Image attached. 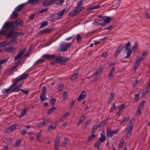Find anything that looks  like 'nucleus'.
<instances>
[{
    "mask_svg": "<svg viewBox=\"0 0 150 150\" xmlns=\"http://www.w3.org/2000/svg\"><path fill=\"white\" fill-rule=\"evenodd\" d=\"M29 75L28 74H23L19 76L16 78L14 83L12 84L8 88H4L2 90V91L3 93H8L11 90L12 88L16 85L17 83L21 81L22 80L26 79Z\"/></svg>",
    "mask_w": 150,
    "mask_h": 150,
    "instance_id": "obj_1",
    "label": "nucleus"
},
{
    "mask_svg": "<svg viewBox=\"0 0 150 150\" xmlns=\"http://www.w3.org/2000/svg\"><path fill=\"white\" fill-rule=\"evenodd\" d=\"M69 58L63 57H57L55 59V61L51 62V63L54 64L55 63H59L62 65H64L65 63L69 60Z\"/></svg>",
    "mask_w": 150,
    "mask_h": 150,
    "instance_id": "obj_2",
    "label": "nucleus"
},
{
    "mask_svg": "<svg viewBox=\"0 0 150 150\" xmlns=\"http://www.w3.org/2000/svg\"><path fill=\"white\" fill-rule=\"evenodd\" d=\"M131 42L129 41H128L125 45V52L127 51V55L125 57V58H127L129 57L131 54V50L130 49Z\"/></svg>",
    "mask_w": 150,
    "mask_h": 150,
    "instance_id": "obj_3",
    "label": "nucleus"
},
{
    "mask_svg": "<svg viewBox=\"0 0 150 150\" xmlns=\"http://www.w3.org/2000/svg\"><path fill=\"white\" fill-rule=\"evenodd\" d=\"M13 27V22H6L4 25V29L7 31L10 29L12 28Z\"/></svg>",
    "mask_w": 150,
    "mask_h": 150,
    "instance_id": "obj_4",
    "label": "nucleus"
},
{
    "mask_svg": "<svg viewBox=\"0 0 150 150\" xmlns=\"http://www.w3.org/2000/svg\"><path fill=\"white\" fill-rule=\"evenodd\" d=\"M26 50V49L24 48L19 52L17 55L14 57V60H17L20 58L22 57L23 54L25 52Z\"/></svg>",
    "mask_w": 150,
    "mask_h": 150,
    "instance_id": "obj_5",
    "label": "nucleus"
},
{
    "mask_svg": "<svg viewBox=\"0 0 150 150\" xmlns=\"http://www.w3.org/2000/svg\"><path fill=\"white\" fill-rule=\"evenodd\" d=\"M79 9L75 7L73 10L71 11L68 14V16L70 17L75 16L79 14Z\"/></svg>",
    "mask_w": 150,
    "mask_h": 150,
    "instance_id": "obj_6",
    "label": "nucleus"
},
{
    "mask_svg": "<svg viewBox=\"0 0 150 150\" xmlns=\"http://www.w3.org/2000/svg\"><path fill=\"white\" fill-rule=\"evenodd\" d=\"M17 126L16 125L13 124V125L10 126L7 129L5 130L4 132L5 133H9L15 130L18 128L17 127Z\"/></svg>",
    "mask_w": 150,
    "mask_h": 150,
    "instance_id": "obj_7",
    "label": "nucleus"
},
{
    "mask_svg": "<svg viewBox=\"0 0 150 150\" xmlns=\"http://www.w3.org/2000/svg\"><path fill=\"white\" fill-rule=\"evenodd\" d=\"M55 0H44L42 3V5L45 6H50L54 3Z\"/></svg>",
    "mask_w": 150,
    "mask_h": 150,
    "instance_id": "obj_8",
    "label": "nucleus"
},
{
    "mask_svg": "<svg viewBox=\"0 0 150 150\" xmlns=\"http://www.w3.org/2000/svg\"><path fill=\"white\" fill-rule=\"evenodd\" d=\"M52 30L50 29H45L43 30L40 31L38 33V35L40 36L45 34H47L51 33Z\"/></svg>",
    "mask_w": 150,
    "mask_h": 150,
    "instance_id": "obj_9",
    "label": "nucleus"
},
{
    "mask_svg": "<svg viewBox=\"0 0 150 150\" xmlns=\"http://www.w3.org/2000/svg\"><path fill=\"white\" fill-rule=\"evenodd\" d=\"M60 138V136H57L55 139L54 145L56 149H58L59 148Z\"/></svg>",
    "mask_w": 150,
    "mask_h": 150,
    "instance_id": "obj_10",
    "label": "nucleus"
},
{
    "mask_svg": "<svg viewBox=\"0 0 150 150\" xmlns=\"http://www.w3.org/2000/svg\"><path fill=\"white\" fill-rule=\"evenodd\" d=\"M23 82L19 83L17 85V86L14 87L11 91V92H18L20 90V88L22 87Z\"/></svg>",
    "mask_w": 150,
    "mask_h": 150,
    "instance_id": "obj_11",
    "label": "nucleus"
},
{
    "mask_svg": "<svg viewBox=\"0 0 150 150\" xmlns=\"http://www.w3.org/2000/svg\"><path fill=\"white\" fill-rule=\"evenodd\" d=\"M102 18L103 22L101 23V24L104 26L108 24L111 20V18L108 16L103 17Z\"/></svg>",
    "mask_w": 150,
    "mask_h": 150,
    "instance_id": "obj_12",
    "label": "nucleus"
},
{
    "mask_svg": "<svg viewBox=\"0 0 150 150\" xmlns=\"http://www.w3.org/2000/svg\"><path fill=\"white\" fill-rule=\"evenodd\" d=\"M57 123L56 122L52 123L49 126L47 130L49 131H52L54 130L57 126Z\"/></svg>",
    "mask_w": 150,
    "mask_h": 150,
    "instance_id": "obj_13",
    "label": "nucleus"
},
{
    "mask_svg": "<svg viewBox=\"0 0 150 150\" xmlns=\"http://www.w3.org/2000/svg\"><path fill=\"white\" fill-rule=\"evenodd\" d=\"M86 95V93L84 91H82L79 96L78 98V100L79 101H81L85 98Z\"/></svg>",
    "mask_w": 150,
    "mask_h": 150,
    "instance_id": "obj_14",
    "label": "nucleus"
},
{
    "mask_svg": "<svg viewBox=\"0 0 150 150\" xmlns=\"http://www.w3.org/2000/svg\"><path fill=\"white\" fill-rule=\"evenodd\" d=\"M100 6L99 5L97 6H94L88 8L86 10V11L88 13H89L92 10L97 9L100 7Z\"/></svg>",
    "mask_w": 150,
    "mask_h": 150,
    "instance_id": "obj_15",
    "label": "nucleus"
},
{
    "mask_svg": "<svg viewBox=\"0 0 150 150\" xmlns=\"http://www.w3.org/2000/svg\"><path fill=\"white\" fill-rule=\"evenodd\" d=\"M26 3H23L17 6L15 9V11H21L23 8L25 6Z\"/></svg>",
    "mask_w": 150,
    "mask_h": 150,
    "instance_id": "obj_16",
    "label": "nucleus"
},
{
    "mask_svg": "<svg viewBox=\"0 0 150 150\" xmlns=\"http://www.w3.org/2000/svg\"><path fill=\"white\" fill-rule=\"evenodd\" d=\"M106 135L107 137H111L112 136V130L110 128H108L107 129Z\"/></svg>",
    "mask_w": 150,
    "mask_h": 150,
    "instance_id": "obj_17",
    "label": "nucleus"
},
{
    "mask_svg": "<svg viewBox=\"0 0 150 150\" xmlns=\"http://www.w3.org/2000/svg\"><path fill=\"white\" fill-rule=\"evenodd\" d=\"M15 50V48L11 46L9 47L6 49V51L9 53H12Z\"/></svg>",
    "mask_w": 150,
    "mask_h": 150,
    "instance_id": "obj_18",
    "label": "nucleus"
},
{
    "mask_svg": "<svg viewBox=\"0 0 150 150\" xmlns=\"http://www.w3.org/2000/svg\"><path fill=\"white\" fill-rule=\"evenodd\" d=\"M143 58L140 57L139 59L138 58H137L136 62L134 64V66L135 67V69H137V68L139 66V63H140L141 60L142 59H143Z\"/></svg>",
    "mask_w": 150,
    "mask_h": 150,
    "instance_id": "obj_19",
    "label": "nucleus"
},
{
    "mask_svg": "<svg viewBox=\"0 0 150 150\" xmlns=\"http://www.w3.org/2000/svg\"><path fill=\"white\" fill-rule=\"evenodd\" d=\"M43 57H45L48 59H51L55 58L54 56L53 55H50L49 54H45L43 56Z\"/></svg>",
    "mask_w": 150,
    "mask_h": 150,
    "instance_id": "obj_20",
    "label": "nucleus"
},
{
    "mask_svg": "<svg viewBox=\"0 0 150 150\" xmlns=\"http://www.w3.org/2000/svg\"><path fill=\"white\" fill-rule=\"evenodd\" d=\"M91 119H90L88 120L85 122L84 124L82 126V127L83 129H86V128L87 126L91 123Z\"/></svg>",
    "mask_w": 150,
    "mask_h": 150,
    "instance_id": "obj_21",
    "label": "nucleus"
},
{
    "mask_svg": "<svg viewBox=\"0 0 150 150\" xmlns=\"http://www.w3.org/2000/svg\"><path fill=\"white\" fill-rule=\"evenodd\" d=\"M132 128V125H127L125 129L124 130V131H128L131 132Z\"/></svg>",
    "mask_w": 150,
    "mask_h": 150,
    "instance_id": "obj_22",
    "label": "nucleus"
},
{
    "mask_svg": "<svg viewBox=\"0 0 150 150\" xmlns=\"http://www.w3.org/2000/svg\"><path fill=\"white\" fill-rule=\"evenodd\" d=\"M59 51H65L67 50V47H66L64 45L61 46L59 47Z\"/></svg>",
    "mask_w": 150,
    "mask_h": 150,
    "instance_id": "obj_23",
    "label": "nucleus"
},
{
    "mask_svg": "<svg viewBox=\"0 0 150 150\" xmlns=\"http://www.w3.org/2000/svg\"><path fill=\"white\" fill-rule=\"evenodd\" d=\"M40 97L41 100L42 101L45 100L46 99V96L45 93H41L40 94Z\"/></svg>",
    "mask_w": 150,
    "mask_h": 150,
    "instance_id": "obj_24",
    "label": "nucleus"
},
{
    "mask_svg": "<svg viewBox=\"0 0 150 150\" xmlns=\"http://www.w3.org/2000/svg\"><path fill=\"white\" fill-rule=\"evenodd\" d=\"M30 127V126H25L22 131L21 132V134L24 135L26 133L27 131L29 129Z\"/></svg>",
    "mask_w": 150,
    "mask_h": 150,
    "instance_id": "obj_25",
    "label": "nucleus"
},
{
    "mask_svg": "<svg viewBox=\"0 0 150 150\" xmlns=\"http://www.w3.org/2000/svg\"><path fill=\"white\" fill-rule=\"evenodd\" d=\"M129 119V117H125L122 121H120V120H119V121L120 122V124L122 125L123 126H125V124H124V123L127 121H128Z\"/></svg>",
    "mask_w": 150,
    "mask_h": 150,
    "instance_id": "obj_26",
    "label": "nucleus"
},
{
    "mask_svg": "<svg viewBox=\"0 0 150 150\" xmlns=\"http://www.w3.org/2000/svg\"><path fill=\"white\" fill-rule=\"evenodd\" d=\"M29 109H24L23 110L21 114L19 115V117H22L24 115H25L26 113V112Z\"/></svg>",
    "mask_w": 150,
    "mask_h": 150,
    "instance_id": "obj_27",
    "label": "nucleus"
},
{
    "mask_svg": "<svg viewBox=\"0 0 150 150\" xmlns=\"http://www.w3.org/2000/svg\"><path fill=\"white\" fill-rule=\"evenodd\" d=\"M57 14L58 17L57 18V19L59 20L61 18L64 14L63 12L62 11H60L58 12Z\"/></svg>",
    "mask_w": 150,
    "mask_h": 150,
    "instance_id": "obj_28",
    "label": "nucleus"
},
{
    "mask_svg": "<svg viewBox=\"0 0 150 150\" xmlns=\"http://www.w3.org/2000/svg\"><path fill=\"white\" fill-rule=\"evenodd\" d=\"M46 60V59L45 58L39 59H38L35 63V64H41L43 63Z\"/></svg>",
    "mask_w": 150,
    "mask_h": 150,
    "instance_id": "obj_29",
    "label": "nucleus"
},
{
    "mask_svg": "<svg viewBox=\"0 0 150 150\" xmlns=\"http://www.w3.org/2000/svg\"><path fill=\"white\" fill-rule=\"evenodd\" d=\"M21 141L22 140L21 139H18L17 140L15 144V147H18L19 146Z\"/></svg>",
    "mask_w": 150,
    "mask_h": 150,
    "instance_id": "obj_30",
    "label": "nucleus"
},
{
    "mask_svg": "<svg viewBox=\"0 0 150 150\" xmlns=\"http://www.w3.org/2000/svg\"><path fill=\"white\" fill-rule=\"evenodd\" d=\"M115 71V68L113 67L111 70L108 76V77L112 76H113V73Z\"/></svg>",
    "mask_w": 150,
    "mask_h": 150,
    "instance_id": "obj_31",
    "label": "nucleus"
},
{
    "mask_svg": "<svg viewBox=\"0 0 150 150\" xmlns=\"http://www.w3.org/2000/svg\"><path fill=\"white\" fill-rule=\"evenodd\" d=\"M32 49V47L30 46L28 50L24 55V56L26 57L29 55L30 54V52L31 51Z\"/></svg>",
    "mask_w": 150,
    "mask_h": 150,
    "instance_id": "obj_32",
    "label": "nucleus"
},
{
    "mask_svg": "<svg viewBox=\"0 0 150 150\" xmlns=\"http://www.w3.org/2000/svg\"><path fill=\"white\" fill-rule=\"evenodd\" d=\"M83 0H81L77 2V5L75 7L76 8L79 9V8L82 5V2Z\"/></svg>",
    "mask_w": 150,
    "mask_h": 150,
    "instance_id": "obj_33",
    "label": "nucleus"
},
{
    "mask_svg": "<svg viewBox=\"0 0 150 150\" xmlns=\"http://www.w3.org/2000/svg\"><path fill=\"white\" fill-rule=\"evenodd\" d=\"M100 126L99 125H94L93 126L92 129V133L93 134H94V133L95 132L96 130L97 129L98 127Z\"/></svg>",
    "mask_w": 150,
    "mask_h": 150,
    "instance_id": "obj_34",
    "label": "nucleus"
},
{
    "mask_svg": "<svg viewBox=\"0 0 150 150\" xmlns=\"http://www.w3.org/2000/svg\"><path fill=\"white\" fill-rule=\"evenodd\" d=\"M38 0H29L28 2L29 3L34 5L38 3Z\"/></svg>",
    "mask_w": 150,
    "mask_h": 150,
    "instance_id": "obj_35",
    "label": "nucleus"
},
{
    "mask_svg": "<svg viewBox=\"0 0 150 150\" xmlns=\"http://www.w3.org/2000/svg\"><path fill=\"white\" fill-rule=\"evenodd\" d=\"M145 101L144 100H142L141 102L138 105V108L142 109L144 106V104L145 103Z\"/></svg>",
    "mask_w": 150,
    "mask_h": 150,
    "instance_id": "obj_36",
    "label": "nucleus"
},
{
    "mask_svg": "<svg viewBox=\"0 0 150 150\" xmlns=\"http://www.w3.org/2000/svg\"><path fill=\"white\" fill-rule=\"evenodd\" d=\"M68 142V139L66 138L64 139V141H63L61 146H62L65 147L66 145L67 144Z\"/></svg>",
    "mask_w": 150,
    "mask_h": 150,
    "instance_id": "obj_37",
    "label": "nucleus"
},
{
    "mask_svg": "<svg viewBox=\"0 0 150 150\" xmlns=\"http://www.w3.org/2000/svg\"><path fill=\"white\" fill-rule=\"evenodd\" d=\"M14 23L16 24L21 25L23 23V22L21 20L18 19L16 20L14 22Z\"/></svg>",
    "mask_w": 150,
    "mask_h": 150,
    "instance_id": "obj_38",
    "label": "nucleus"
},
{
    "mask_svg": "<svg viewBox=\"0 0 150 150\" xmlns=\"http://www.w3.org/2000/svg\"><path fill=\"white\" fill-rule=\"evenodd\" d=\"M69 113L66 112L64 114L62 115L61 116L60 119V120H62L63 119H65L66 117L68 115Z\"/></svg>",
    "mask_w": 150,
    "mask_h": 150,
    "instance_id": "obj_39",
    "label": "nucleus"
},
{
    "mask_svg": "<svg viewBox=\"0 0 150 150\" xmlns=\"http://www.w3.org/2000/svg\"><path fill=\"white\" fill-rule=\"evenodd\" d=\"M17 67V65H15L13 66L10 69V71H9L8 73L9 74H11L13 72L14 70L16 69V68Z\"/></svg>",
    "mask_w": 150,
    "mask_h": 150,
    "instance_id": "obj_40",
    "label": "nucleus"
},
{
    "mask_svg": "<svg viewBox=\"0 0 150 150\" xmlns=\"http://www.w3.org/2000/svg\"><path fill=\"white\" fill-rule=\"evenodd\" d=\"M96 137V135L93 134L91 135L90 136H89L88 139L87 140V142H89V141L92 139H93L94 138Z\"/></svg>",
    "mask_w": 150,
    "mask_h": 150,
    "instance_id": "obj_41",
    "label": "nucleus"
},
{
    "mask_svg": "<svg viewBox=\"0 0 150 150\" xmlns=\"http://www.w3.org/2000/svg\"><path fill=\"white\" fill-rule=\"evenodd\" d=\"M48 24V22L47 21H44L42 22L40 26V28H43L44 26L47 25Z\"/></svg>",
    "mask_w": 150,
    "mask_h": 150,
    "instance_id": "obj_42",
    "label": "nucleus"
},
{
    "mask_svg": "<svg viewBox=\"0 0 150 150\" xmlns=\"http://www.w3.org/2000/svg\"><path fill=\"white\" fill-rule=\"evenodd\" d=\"M42 132V131L41 130H40L38 132L36 137V138L37 140H39L40 139Z\"/></svg>",
    "mask_w": 150,
    "mask_h": 150,
    "instance_id": "obj_43",
    "label": "nucleus"
},
{
    "mask_svg": "<svg viewBox=\"0 0 150 150\" xmlns=\"http://www.w3.org/2000/svg\"><path fill=\"white\" fill-rule=\"evenodd\" d=\"M18 43L15 40H11L8 41V43L7 44H11V45H13L15 44H16Z\"/></svg>",
    "mask_w": 150,
    "mask_h": 150,
    "instance_id": "obj_44",
    "label": "nucleus"
},
{
    "mask_svg": "<svg viewBox=\"0 0 150 150\" xmlns=\"http://www.w3.org/2000/svg\"><path fill=\"white\" fill-rule=\"evenodd\" d=\"M18 16V14L17 13L13 12L11 16V18L13 19L16 18Z\"/></svg>",
    "mask_w": 150,
    "mask_h": 150,
    "instance_id": "obj_45",
    "label": "nucleus"
},
{
    "mask_svg": "<svg viewBox=\"0 0 150 150\" xmlns=\"http://www.w3.org/2000/svg\"><path fill=\"white\" fill-rule=\"evenodd\" d=\"M6 38H10L12 37V30H10L9 33H6Z\"/></svg>",
    "mask_w": 150,
    "mask_h": 150,
    "instance_id": "obj_46",
    "label": "nucleus"
},
{
    "mask_svg": "<svg viewBox=\"0 0 150 150\" xmlns=\"http://www.w3.org/2000/svg\"><path fill=\"white\" fill-rule=\"evenodd\" d=\"M55 109L56 108L54 107H52L50 108V110L48 111L47 114H51L52 112H53L54 111Z\"/></svg>",
    "mask_w": 150,
    "mask_h": 150,
    "instance_id": "obj_47",
    "label": "nucleus"
},
{
    "mask_svg": "<svg viewBox=\"0 0 150 150\" xmlns=\"http://www.w3.org/2000/svg\"><path fill=\"white\" fill-rule=\"evenodd\" d=\"M115 103H113L112 105L111 108L110 109V112H113L115 110Z\"/></svg>",
    "mask_w": 150,
    "mask_h": 150,
    "instance_id": "obj_48",
    "label": "nucleus"
},
{
    "mask_svg": "<svg viewBox=\"0 0 150 150\" xmlns=\"http://www.w3.org/2000/svg\"><path fill=\"white\" fill-rule=\"evenodd\" d=\"M110 96L109 97V99L110 100H113L114 99V95L115 93L114 92H111L110 93Z\"/></svg>",
    "mask_w": 150,
    "mask_h": 150,
    "instance_id": "obj_49",
    "label": "nucleus"
},
{
    "mask_svg": "<svg viewBox=\"0 0 150 150\" xmlns=\"http://www.w3.org/2000/svg\"><path fill=\"white\" fill-rule=\"evenodd\" d=\"M77 73L74 74L72 76L71 80H75L77 77Z\"/></svg>",
    "mask_w": 150,
    "mask_h": 150,
    "instance_id": "obj_50",
    "label": "nucleus"
},
{
    "mask_svg": "<svg viewBox=\"0 0 150 150\" xmlns=\"http://www.w3.org/2000/svg\"><path fill=\"white\" fill-rule=\"evenodd\" d=\"M18 34L17 32L14 31L12 30V37L13 38H15L18 35Z\"/></svg>",
    "mask_w": 150,
    "mask_h": 150,
    "instance_id": "obj_51",
    "label": "nucleus"
},
{
    "mask_svg": "<svg viewBox=\"0 0 150 150\" xmlns=\"http://www.w3.org/2000/svg\"><path fill=\"white\" fill-rule=\"evenodd\" d=\"M124 141L123 140H121L120 142L119 145V147L120 148H122L123 147Z\"/></svg>",
    "mask_w": 150,
    "mask_h": 150,
    "instance_id": "obj_52",
    "label": "nucleus"
},
{
    "mask_svg": "<svg viewBox=\"0 0 150 150\" xmlns=\"http://www.w3.org/2000/svg\"><path fill=\"white\" fill-rule=\"evenodd\" d=\"M7 33V31L4 30H1L0 31V35H3L4 34H5L6 36V33Z\"/></svg>",
    "mask_w": 150,
    "mask_h": 150,
    "instance_id": "obj_53",
    "label": "nucleus"
},
{
    "mask_svg": "<svg viewBox=\"0 0 150 150\" xmlns=\"http://www.w3.org/2000/svg\"><path fill=\"white\" fill-rule=\"evenodd\" d=\"M69 8H66L62 10V11L63 12L64 14L65 13H66L68 12L69 11Z\"/></svg>",
    "mask_w": 150,
    "mask_h": 150,
    "instance_id": "obj_54",
    "label": "nucleus"
},
{
    "mask_svg": "<svg viewBox=\"0 0 150 150\" xmlns=\"http://www.w3.org/2000/svg\"><path fill=\"white\" fill-rule=\"evenodd\" d=\"M142 109L139 108H138L137 109V110L136 112H137L136 113V115H139L141 113V111L142 110Z\"/></svg>",
    "mask_w": 150,
    "mask_h": 150,
    "instance_id": "obj_55",
    "label": "nucleus"
},
{
    "mask_svg": "<svg viewBox=\"0 0 150 150\" xmlns=\"http://www.w3.org/2000/svg\"><path fill=\"white\" fill-rule=\"evenodd\" d=\"M50 121V120L47 119H45L43 121V122L44 123L45 125L48 123Z\"/></svg>",
    "mask_w": 150,
    "mask_h": 150,
    "instance_id": "obj_56",
    "label": "nucleus"
},
{
    "mask_svg": "<svg viewBox=\"0 0 150 150\" xmlns=\"http://www.w3.org/2000/svg\"><path fill=\"white\" fill-rule=\"evenodd\" d=\"M108 120V119L107 118L105 120H103V122H102L101 124L99 125L101 126H104L106 124V122Z\"/></svg>",
    "mask_w": 150,
    "mask_h": 150,
    "instance_id": "obj_57",
    "label": "nucleus"
},
{
    "mask_svg": "<svg viewBox=\"0 0 150 150\" xmlns=\"http://www.w3.org/2000/svg\"><path fill=\"white\" fill-rule=\"evenodd\" d=\"M125 106V104L124 105H123V104L119 106V111L122 112Z\"/></svg>",
    "mask_w": 150,
    "mask_h": 150,
    "instance_id": "obj_58",
    "label": "nucleus"
},
{
    "mask_svg": "<svg viewBox=\"0 0 150 150\" xmlns=\"http://www.w3.org/2000/svg\"><path fill=\"white\" fill-rule=\"evenodd\" d=\"M101 143L99 142V140H97V141L95 143L94 146L96 147L97 146H99Z\"/></svg>",
    "mask_w": 150,
    "mask_h": 150,
    "instance_id": "obj_59",
    "label": "nucleus"
},
{
    "mask_svg": "<svg viewBox=\"0 0 150 150\" xmlns=\"http://www.w3.org/2000/svg\"><path fill=\"white\" fill-rule=\"evenodd\" d=\"M56 101V99L54 98H51L50 101V103L54 105Z\"/></svg>",
    "mask_w": 150,
    "mask_h": 150,
    "instance_id": "obj_60",
    "label": "nucleus"
},
{
    "mask_svg": "<svg viewBox=\"0 0 150 150\" xmlns=\"http://www.w3.org/2000/svg\"><path fill=\"white\" fill-rule=\"evenodd\" d=\"M63 44L66 47H67V49L71 45V43H66L65 42H64Z\"/></svg>",
    "mask_w": 150,
    "mask_h": 150,
    "instance_id": "obj_61",
    "label": "nucleus"
},
{
    "mask_svg": "<svg viewBox=\"0 0 150 150\" xmlns=\"http://www.w3.org/2000/svg\"><path fill=\"white\" fill-rule=\"evenodd\" d=\"M64 86V85L63 84H60L59 85V91H62L63 90V87Z\"/></svg>",
    "mask_w": 150,
    "mask_h": 150,
    "instance_id": "obj_62",
    "label": "nucleus"
},
{
    "mask_svg": "<svg viewBox=\"0 0 150 150\" xmlns=\"http://www.w3.org/2000/svg\"><path fill=\"white\" fill-rule=\"evenodd\" d=\"M44 123L42 122H41L37 124V126L38 127H41L43 126L44 125Z\"/></svg>",
    "mask_w": 150,
    "mask_h": 150,
    "instance_id": "obj_63",
    "label": "nucleus"
},
{
    "mask_svg": "<svg viewBox=\"0 0 150 150\" xmlns=\"http://www.w3.org/2000/svg\"><path fill=\"white\" fill-rule=\"evenodd\" d=\"M81 37L80 35L79 34H78L76 37V41H78L80 40H81Z\"/></svg>",
    "mask_w": 150,
    "mask_h": 150,
    "instance_id": "obj_64",
    "label": "nucleus"
}]
</instances>
